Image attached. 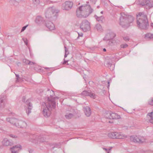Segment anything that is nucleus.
<instances>
[{
    "label": "nucleus",
    "instance_id": "nucleus-38",
    "mask_svg": "<svg viewBox=\"0 0 153 153\" xmlns=\"http://www.w3.org/2000/svg\"><path fill=\"white\" fill-rule=\"evenodd\" d=\"M28 26V25H26V26H25L23 27L21 29V32H22L24 31L25 30L26 27Z\"/></svg>",
    "mask_w": 153,
    "mask_h": 153
},
{
    "label": "nucleus",
    "instance_id": "nucleus-13",
    "mask_svg": "<svg viewBox=\"0 0 153 153\" xmlns=\"http://www.w3.org/2000/svg\"><path fill=\"white\" fill-rule=\"evenodd\" d=\"M25 103L27 106V108H26V112L28 115L31 112V110L33 108L32 104L30 102V99L27 100L25 102Z\"/></svg>",
    "mask_w": 153,
    "mask_h": 153
},
{
    "label": "nucleus",
    "instance_id": "nucleus-60",
    "mask_svg": "<svg viewBox=\"0 0 153 153\" xmlns=\"http://www.w3.org/2000/svg\"><path fill=\"white\" fill-rule=\"evenodd\" d=\"M46 68V69H49L48 68Z\"/></svg>",
    "mask_w": 153,
    "mask_h": 153
},
{
    "label": "nucleus",
    "instance_id": "nucleus-17",
    "mask_svg": "<svg viewBox=\"0 0 153 153\" xmlns=\"http://www.w3.org/2000/svg\"><path fill=\"white\" fill-rule=\"evenodd\" d=\"M45 25L50 30H54L55 29L54 25L50 21H46L45 22Z\"/></svg>",
    "mask_w": 153,
    "mask_h": 153
},
{
    "label": "nucleus",
    "instance_id": "nucleus-49",
    "mask_svg": "<svg viewBox=\"0 0 153 153\" xmlns=\"http://www.w3.org/2000/svg\"><path fill=\"white\" fill-rule=\"evenodd\" d=\"M25 97L24 96L23 97V98H22V101L23 102H25Z\"/></svg>",
    "mask_w": 153,
    "mask_h": 153
},
{
    "label": "nucleus",
    "instance_id": "nucleus-51",
    "mask_svg": "<svg viewBox=\"0 0 153 153\" xmlns=\"http://www.w3.org/2000/svg\"><path fill=\"white\" fill-rule=\"evenodd\" d=\"M109 86H110V83H109V82H108V86H107V87L108 88L109 87Z\"/></svg>",
    "mask_w": 153,
    "mask_h": 153
},
{
    "label": "nucleus",
    "instance_id": "nucleus-30",
    "mask_svg": "<svg viewBox=\"0 0 153 153\" xmlns=\"http://www.w3.org/2000/svg\"><path fill=\"white\" fill-rule=\"evenodd\" d=\"M145 37L148 38L153 39V35L150 33H147L145 35Z\"/></svg>",
    "mask_w": 153,
    "mask_h": 153
},
{
    "label": "nucleus",
    "instance_id": "nucleus-22",
    "mask_svg": "<svg viewBox=\"0 0 153 153\" xmlns=\"http://www.w3.org/2000/svg\"><path fill=\"white\" fill-rule=\"evenodd\" d=\"M94 17L98 22L101 23H103L105 20V18L102 16L98 17L96 15H95Z\"/></svg>",
    "mask_w": 153,
    "mask_h": 153
},
{
    "label": "nucleus",
    "instance_id": "nucleus-43",
    "mask_svg": "<svg viewBox=\"0 0 153 153\" xmlns=\"http://www.w3.org/2000/svg\"><path fill=\"white\" fill-rule=\"evenodd\" d=\"M90 2L92 3V4H95L96 3V0H91Z\"/></svg>",
    "mask_w": 153,
    "mask_h": 153
},
{
    "label": "nucleus",
    "instance_id": "nucleus-36",
    "mask_svg": "<svg viewBox=\"0 0 153 153\" xmlns=\"http://www.w3.org/2000/svg\"><path fill=\"white\" fill-rule=\"evenodd\" d=\"M23 63H25L26 65H28V62H29V61L26 59H24L23 60Z\"/></svg>",
    "mask_w": 153,
    "mask_h": 153
},
{
    "label": "nucleus",
    "instance_id": "nucleus-62",
    "mask_svg": "<svg viewBox=\"0 0 153 153\" xmlns=\"http://www.w3.org/2000/svg\"><path fill=\"white\" fill-rule=\"evenodd\" d=\"M54 147H53L52 148V149H54Z\"/></svg>",
    "mask_w": 153,
    "mask_h": 153
},
{
    "label": "nucleus",
    "instance_id": "nucleus-6",
    "mask_svg": "<svg viewBox=\"0 0 153 153\" xmlns=\"http://www.w3.org/2000/svg\"><path fill=\"white\" fill-rule=\"evenodd\" d=\"M84 14L85 15V18L88 17L94 11V10L91 6L88 4L82 5Z\"/></svg>",
    "mask_w": 153,
    "mask_h": 153
},
{
    "label": "nucleus",
    "instance_id": "nucleus-48",
    "mask_svg": "<svg viewBox=\"0 0 153 153\" xmlns=\"http://www.w3.org/2000/svg\"><path fill=\"white\" fill-rule=\"evenodd\" d=\"M24 42L25 43V44L27 45V39H26L25 40H24Z\"/></svg>",
    "mask_w": 153,
    "mask_h": 153
},
{
    "label": "nucleus",
    "instance_id": "nucleus-29",
    "mask_svg": "<svg viewBox=\"0 0 153 153\" xmlns=\"http://www.w3.org/2000/svg\"><path fill=\"white\" fill-rule=\"evenodd\" d=\"M74 116L73 114L71 113L67 114L65 115L66 118L68 119H71Z\"/></svg>",
    "mask_w": 153,
    "mask_h": 153
},
{
    "label": "nucleus",
    "instance_id": "nucleus-26",
    "mask_svg": "<svg viewBox=\"0 0 153 153\" xmlns=\"http://www.w3.org/2000/svg\"><path fill=\"white\" fill-rule=\"evenodd\" d=\"M106 66L107 67H110V69L111 71H113L114 69V65L112 64L110 61H107L106 63Z\"/></svg>",
    "mask_w": 153,
    "mask_h": 153
},
{
    "label": "nucleus",
    "instance_id": "nucleus-19",
    "mask_svg": "<svg viewBox=\"0 0 153 153\" xmlns=\"http://www.w3.org/2000/svg\"><path fill=\"white\" fill-rule=\"evenodd\" d=\"M83 110L85 115L87 117L90 116L91 113V108L88 106H86L83 108Z\"/></svg>",
    "mask_w": 153,
    "mask_h": 153
},
{
    "label": "nucleus",
    "instance_id": "nucleus-34",
    "mask_svg": "<svg viewBox=\"0 0 153 153\" xmlns=\"http://www.w3.org/2000/svg\"><path fill=\"white\" fill-rule=\"evenodd\" d=\"M149 104L151 105H153V98H151L149 101Z\"/></svg>",
    "mask_w": 153,
    "mask_h": 153
},
{
    "label": "nucleus",
    "instance_id": "nucleus-54",
    "mask_svg": "<svg viewBox=\"0 0 153 153\" xmlns=\"http://www.w3.org/2000/svg\"><path fill=\"white\" fill-rule=\"evenodd\" d=\"M103 51H106V49H105V48H103Z\"/></svg>",
    "mask_w": 153,
    "mask_h": 153
},
{
    "label": "nucleus",
    "instance_id": "nucleus-41",
    "mask_svg": "<svg viewBox=\"0 0 153 153\" xmlns=\"http://www.w3.org/2000/svg\"><path fill=\"white\" fill-rule=\"evenodd\" d=\"M64 48H65V54H69V52H68V51L67 48L65 46Z\"/></svg>",
    "mask_w": 153,
    "mask_h": 153
},
{
    "label": "nucleus",
    "instance_id": "nucleus-37",
    "mask_svg": "<svg viewBox=\"0 0 153 153\" xmlns=\"http://www.w3.org/2000/svg\"><path fill=\"white\" fill-rule=\"evenodd\" d=\"M128 46V45L127 44H122L121 45V47L123 48H126Z\"/></svg>",
    "mask_w": 153,
    "mask_h": 153
},
{
    "label": "nucleus",
    "instance_id": "nucleus-55",
    "mask_svg": "<svg viewBox=\"0 0 153 153\" xmlns=\"http://www.w3.org/2000/svg\"><path fill=\"white\" fill-rule=\"evenodd\" d=\"M151 26L153 28V23H151Z\"/></svg>",
    "mask_w": 153,
    "mask_h": 153
},
{
    "label": "nucleus",
    "instance_id": "nucleus-32",
    "mask_svg": "<svg viewBox=\"0 0 153 153\" xmlns=\"http://www.w3.org/2000/svg\"><path fill=\"white\" fill-rule=\"evenodd\" d=\"M16 77V82H19L21 79V78L19 77V75L18 74H15Z\"/></svg>",
    "mask_w": 153,
    "mask_h": 153
},
{
    "label": "nucleus",
    "instance_id": "nucleus-50",
    "mask_svg": "<svg viewBox=\"0 0 153 153\" xmlns=\"http://www.w3.org/2000/svg\"><path fill=\"white\" fill-rule=\"evenodd\" d=\"M50 1L52 3H57V2H58V1Z\"/></svg>",
    "mask_w": 153,
    "mask_h": 153
},
{
    "label": "nucleus",
    "instance_id": "nucleus-46",
    "mask_svg": "<svg viewBox=\"0 0 153 153\" xmlns=\"http://www.w3.org/2000/svg\"><path fill=\"white\" fill-rule=\"evenodd\" d=\"M10 136L11 137H13V138H15V137H15V135H14L12 134H10Z\"/></svg>",
    "mask_w": 153,
    "mask_h": 153
},
{
    "label": "nucleus",
    "instance_id": "nucleus-20",
    "mask_svg": "<svg viewBox=\"0 0 153 153\" xmlns=\"http://www.w3.org/2000/svg\"><path fill=\"white\" fill-rule=\"evenodd\" d=\"M3 145L5 146H11L13 144L12 141L8 140L6 138H4L2 141Z\"/></svg>",
    "mask_w": 153,
    "mask_h": 153
},
{
    "label": "nucleus",
    "instance_id": "nucleus-18",
    "mask_svg": "<svg viewBox=\"0 0 153 153\" xmlns=\"http://www.w3.org/2000/svg\"><path fill=\"white\" fill-rule=\"evenodd\" d=\"M22 149V146L20 145H17L13 146L10 149L12 153H18L19 149Z\"/></svg>",
    "mask_w": 153,
    "mask_h": 153
},
{
    "label": "nucleus",
    "instance_id": "nucleus-52",
    "mask_svg": "<svg viewBox=\"0 0 153 153\" xmlns=\"http://www.w3.org/2000/svg\"><path fill=\"white\" fill-rule=\"evenodd\" d=\"M68 55V54H65V56H64V58H66L67 56Z\"/></svg>",
    "mask_w": 153,
    "mask_h": 153
},
{
    "label": "nucleus",
    "instance_id": "nucleus-47",
    "mask_svg": "<svg viewBox=\"0 0 153 153\" xmlns=\"http://www.w3.org/2000/svg\"><path fill=\"white\" fill-rule=\"evenodd\" d=\"M112 149V147H110V148L108 149V151L107 152V153H109V152L111 151V149Z\"/></svg>",
    "mask_w": 153,
    "mask_h": 153
},
{
    "label": "nucleus",
    "instance_id": "nucleus-7",
    "mask_svg": "<svg viewBox=\"0 0 153 153\" xmlns=\"http://www.w3.org/2000/svg\"><path fill=\"white\" fill-rule=\"evenodd\" d=\"M130 139L131 141L135 143H142L145 141L144 137L140 136H131Z\"/></svg>",
    "mask_w": 153,
    "mask_h": 153
},
{
    "label": "nucleus",
    "instance_id": "nucleus-42",
    "mask_svg": "<svg viewBox=\"0 0 153 153\" xmlns=\"http://www.w3.org/2000/svg\"><path fill=\"white\" fill-rule=\"evenodd\" d=\"M35 64V63L33 62H31L29 61V62H28V65H34Z\"/></svg>",
    "mask_w": 153,
    "mask_h": 153
},
{
    "label": "nucleus",
    "instance_id": "nucleus-5",
    "mask_svg": "<svg viewBox=\"0 0 153 153\" xmlns=\"http://www.w3.org/2000/svg\"><path fill=\"white\" fill-rule=\"evenodd\" d=\"M108 137L113 139H123L127 137V136L123 134L121 132H116L110 133L108 134Z\"/></svg>",
    "mask_w": 153,
    "mask_h": 153
},
{
    "label": "nucleus",
    "instance_id": "nucleus-12",
    "mask_svg": "<svg viewBox=\"0 0 153 153\" xmlns=\"http://www.w3.org/2000/svg\"><path fill=\"white\" fill-rule=\"evenodd\" d=\"M83 11V6L82 5L80 6L77 9L76 13L77 17L79 18L83 17L85 18V15L84 14Z\"/></svg>",
    "mask_w": 153,
    "mask_h": 153
},
{
    "label": "nucleus",
    "instance_id": "nucleus-61",
    "mask_svg": "<svg viewBox=\"0 0 153 153\" xmlns=\"http://www.w3.org/2000/svg\"><path fill=\"white\" fill-rule=\"evenodd\" d=\"M56 98H57L58 99H59V97H56Z\"/></svg>",
    "mask_w": 153,
    "mask_h": 153
},
{
    "label": "nucleus",
    "instance_id": "nucleus-2",
    "mask_svg": "<svg viewBox=\"0 0 153 153\" xmlns=\"http://www.w3.org/2000/svg\"><path fill=\"white\" fill-rule=\"evenodd\" d=\"M137 24L139 28L141 29L146 30L149 26L147 16L141 12L137 15Z\"/></svg>",
    "mask_w": 153,
    "mask_h": 153
},
{
    "label": "nucleus",
    "instance_id": "nucleus-53",
    "mask_svg": "<svg viewBox=\"0 0 153 153\" xmlns=\"http://www.w3.org/2000/svg\"><path fill=\"white\" fill-rule=\"evenodd\" d=\"M103 149L104 150H105L106 151H108V150L107 149L105 148H103Z\"/></svg>",
    "mask_w": 153,
    "mask_h": 153
},
{
    "label": "nucleus",
    "instance_id": "nucleus-28",
    "mask_svg": "<svg viewBox=\"0 0 153 153\" xmlns=\"http://www.w3.org/2000/svg\"><path fill=\"white\" fill-rule=\"evenodd\" d=\"M95 28L99 31H101L102 30V27L99 24H97L96 25Z\"/></svg>",
    "mask_w": 153,
    "mask_h": 153
},
{
    "label": "nucleus",
    "instance_id": "nucleus-1",
    "mask_svg": "<svg viewBox=\"0 0 153 153\" xmlns=\"http://www.w3.org/2000/svg\"><path fill=\"white\" fill-rule=\"evenodd\" d=\"M55 97L53 95H51L50 97L47 98L48 102L45 103V107L43 108L42 113L44 116L48 117L50 116L52 109L56 107Z\"/></svg>",
    "mask_w": 153,
    "mask_h": 153
},
{
    "label": "nucleus",
    "instance_id": "nucleus-10",
    "mask_svg": "<svg viewBox=\"0 0 153 153\" xmlns=\"http://www.w3.org/2000/svg\"><path fill=\"white\" fill-rule=\"evenodd\" d=\"M107 115L105 116L106 118L109 119H117L120 118V116L117 113L108 112L106 114Z\"/></svg>",
    "mask_w": 153,
    "mask_h": 153
},
{
    "label": "nucleus",
    "instance_id": "nucleus-9",
    "mask_svg": "<svg viewBox=\"0 0 153 153\" xmlns=\"http://www.w3.org/2000/svg\"><path fill=\"white\" fill-rule=\"evenodd\" d=\"M73 3L71 1H66L62 4V8L63 10H69L71 9L73 7Z\"/></svg>",
    "mask_w": 153,
    "mask_h": 153
},
{
    "label": "nucleus",
    "instance_id": "nucleus-58",
    "mask_svg": "<svg viewBox=\"0 0 153 153\" xmlns=\"http://www.w3.org/2000/svg\"><path fill=\"white\" fill-rule=\"evenodd\" d=\"M100 7V6H98L97 7V8H99Z\"/></svg>",
    "mask_w": 153,
    "mask_h": 153
},
{
    "label": "nucleus",
    "instance_id": "nucleus-45",
    "mask_svg": "<svg viewBox=\"0 0 153 153\" xmlns=\"http://www.w3.org/2000/svg\"><path fill=\"white\" fill-rule=\"evenodd\" d=\"M33 150L32 149H29L28 150V152H29V153H33Z\"/></svg>",
    "mask_w": 153,
    "mask_h": 153
},
{
    "label": "nucleus",
    "instance_id": "nucleus-24",
    "mask_svg": "<svg viewBox=\"0 0 153 153\" xmlns=\"http://www.w3.org/2000/svg\"><path fill=\"white\" fill-rule=\"evenodd\" d=\"M43 21V19L40 16H38L36 17L35 20V22L38 24H40L42 23Z\"/></svg>",
    "mask_w": 153,
    "mask_h": 153
},
{
    "label": "nucleus",
    "instance_id": "nucleus-57",
    "mask_svg": "<svg viewBox=\"0 0 153 153\" xmlns=\"http://www.w3.org/2000/svg\"><path fill=\"white\" fill-rule=\"evenodd\" d=\"M103 11H101V12H100V13H101V14H102L103 13Z\"/></svg>",
    "mask_w": 153,
    "mask_h": 153
},
{
    "label": "nucleus",
    "instance_id": "nucleus-59",
    "mask_svg": "<svg viewBox=\"0 0 153 153\" xmlns=\"http://www.w3.org/2000/svg\"><path fill=\"white\" fill-rule=\"evenodd\" d=\"M52 91V92L53 93V94H54V92H53V91Z\"/></svg>",
    "mask_w": 153,
    "mask_h": 153
},
{
    "label": "nucleus",
    "instance_id": "nucleus-14",
    "mask_svg": "<svg viewBox=\"0 0 153 153\" xmlns=\"http://www.w3.org/2000/svg\"><path fill=\"white\" fill-rule=\"evenodd\" d=\"M7 100V97L2 95L0 97V109L3 108L5 106L4 103Z\"/></svg>",
    "mask_w": 153,
    "mask_h": 153
},
{
    "label": "nucleus",
    "instance_id": "nucleus-44",
    "mask_svg": "<svg viewBox=\"0 0 153 153\" xmlns=\"http://www.w3.org/2000/svg\"><path fill=\"white\" fill-rule=\"evenodd\" d=\"M78 36L77 37V38H78L79 37V36H83V34L82 33H78Z\"/></svg>",
    "mask_w": 153,
    "mask_h": 153
},
{
    "label": "nucleus",
    "instance_id": "nucleus-11",
    "mask_svg": "<svg viewBox=\"0 0 153 153\" xmlns=\"http://www.w3.org/2000/svg\"><path fill=\"white\" fill-rule=\"evenodd\" d=\"M81 94L83 96H89L93 99H95L96 97V95L90 91H84L82 92Z\"/></svg>",
    "mask_w": 153,
    "mask_h": 153
},
{
    "label": "nucleus",
    "instance_id": "nucleus-23",
    "mask_svg": "<svg viewBox=\"0 0 153 153\" xmlns=\"http://www.w3.org/2000/svg\"><path fill=\"white\" fill-rule=\"evenodd\" d=\"M35 139H36V140L37 141V142H45L46 140L45 136H44V137L42 136L36 137Z\"/></svg>",
    "mask_w": 153,
    "mask_h": 153
},
{
    "label": "nucleus",
    "instance_id": "nucleus-4",
    "mask_svg": "<svg viewBox=\"0 0 153 153\" xmlns=\"http://www.w3.org/2000/svg\"><path fill=\"white\" fill-rule=\"evenodd\" d=\"M59 10L54 7L48 8L45 12V16L46 18L50 19L53 17H56L58 16Z\"/></svg>",
    "mask_w": 153,
    "mask_h": 153
},
{
    "label": "nucleus",
    "instance_id": "nucleus-35",
    "mask_svg": "<svg viewBox=\"0 0 153 153\" xmlns=\"http://www.w3.org/2000/svg\"><path fill=\"white\" fill-rule=\"evenodd\" d=\"M33 2L34 4H38L39 3V0H33Z\"/></svg>",
    "mask_w": 153,
    "mask_h": 153
},
{
    "label": "nucleus",
    "instance_id": "nucleus-16",
    "mask_svg": "<svg viewBox=\"0 0 153 153\" xmlns=\"http://www.w3.org/2000/svg\"><path fill=\"white\" fill-rule=\"evenodd\" d=\"M27 126L26 123L24 121L17 120L16 126L19 128H25Z\"/></svg>",
    "mask_w": 153,
    "mask_h": 153
},
{
    "label": "nucleus",
    "instance_id": "nucleus-40",
    "mask_svg": "<svg viewBox=\"0 0 153 153\" xmlns=\"http://www.w3.org/2000/svg\"><path fill=\"white\" fill-rule=\"evenodd\" d=\"M41 69L40 68V67L38 66H36V67H34V70H36V71H38L39 70H40Z\"/></svg>",
    "mask_w": 153,
    "mask_h": 153
},
{
    "label": "nucleus",
    "instance_id": "nucleus-15",
    "mask_svg": "<svg viewBox=\"0 0 153 153\" xmlns=\"http://www.w3.org/2000/svg\"><path fill=\"white\" fill-rule=\"evenodd\" d=\"M116 34L113 32H110L106 34L103 38V40H109L113 39L115 36Z\"/></svg>",
    "mask_w": 153,
    "mask_h": 153
},
{
    "label": "nucleus",
    "instance_id": "nucleus-8",
    "mask_svg": "<svg viewBox=\"0 0 153 153\" xmlns=\"http://www.w3.org/2000/svg\"><path fill=\"white\" fill-rule=\"evenodd\" d=\"M80 28L84 32L88 30L90 28V23L86 20L83 21L80 24Z\"/></svg>",
    "mask_w": 153,
    "mask_h": 153
},
{
    "label": "nucleus",
    "instance_id": "nucleus-39",
    "mask_svg": "<svg viewBox=\"0 0 153 153\" xmlns=\"http://www.w3.org/2000/svg\"><path fill=\"white\" fill-rule=\"evenodd\" d=\"M123 39L125 41H128L129 40V38L128 36H126L123 38Z\"/></svg>",
    "mask_w": 153,
    "mask_h": 153
},
{
    "label": "nucleus",
    "instance_id": "nucleus-21",
    "mask_svg": "<svg viewBox=\"0 0 153 153\" xmlns=\"http://www.w3.org/2000/svg\"><path fill=\"white\" fill-rule=\"evenodd\" d=\"M17 119L14 118H8L6 119L7 121L16 126L17 122Z\"/></svg>",
    "mask_w": 153,
    "mask_h": 153
},
{
    "label": "nucleus",
    "instance_id": "nucleus-56",
    "mask_svg": "<svg viewBox=\"0 0 153 153\" xmlns=\"http://www.w3.org/2000/svg\"><path fill=\"white\" fill-rule=\"evenodd\" d=\"M108 122H109V123H113V122H112V121H109Z\"/></svg>",
    "mask_w": 153,
    "mask_h": 153
},
{
    "label": "nucleus",
    "instance_id": "nucleus-33",
    "mask_svg": "<svg viewBox=\"0 0 153 153\" xmlns=\"http://www.w3.org/2000/svg\"><path fill=\"white\" fill-rule=\"evenodd\" d=\"M64 62L62 63V64L63 65H69V63H68V60H66L64 58Z\"/></svg>",
    "mask_w": 153,
    "mask_h": 153
},
{
    "label": "nucleus",
    "instance_id": "nucleus-63",
    "mask_svg": "<svg viewBox=\"0 0 153 153\" xmlns=\"http://www.w3.org/2000/svg\"><path fill=\"white\" fill-rule=\"evenodd\" d=\"M49 89H48V91H49Z\"/></svg>",
    "mask_w": 153,
    "mask_h": 153
},
{
    "label": "nucleus",
    "instance_id": "nucleus-31",
    "mask_svg": "<svg viewBox=\"0 0 153 153\" xmlns=\"http://www.w3.org/2000/svg\"><path fill=\"white\" fill-rule=\"evenodd\" d=\"M9 2L10 4L13 5H15L17 4V2L16 0H10L9 1Z\"/></svg>",
    "mask_w": 153,
    "mask_h": 153
},
{
    "label": "nucleus",
    "instance_id": "nucleus-3",
    "mask_svg": "<svg viewBox=\"0 0 153 153\" xmlns=\"http://www.w3.org/2000/svg\"><path fill=\"white\" fill-rule=\"evenodd\" d=\"M121 14L119 24L122 27L127 29L131 25V24L133 22L134 19V17L132 16L127 15L124 13H122Z\"/></svg>",
    "mask_w": 153,
    "mask_h": 153
},
{
    "label": "nucleus",
    "instance_id": "nucleus-27",
    "mask_svg": "<svg viewBox=\"0 0 153 153\" xmlns=\"http://www.w3.org/2000/svg\"><path fill=\"white\" fill-rule=\"evenodd\" d=\"M147 1L148 3L147 6L150 8L153 7V0H148Z\"/></svg>",
    "mask_w": 153,
    "mask_h": 153
},
{
    "label": "nucleus",
    "instance_id": "nucleus-25",
    "mask_svg": "<svg viewBox=\"0 0 153 153\" xmlns=\"http://www.w3.org/2000/svg\"><path fill=\"white\" fill-rule=\"evenodd\" d=\"M147 116L149 122L153 124V112L148 113Z\"/></svg>",
    "mask_w": 153,
    "mask_h": 153
}]
</instances>
